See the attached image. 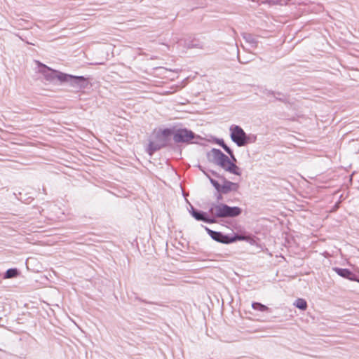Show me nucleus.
<instances>
[{
    "mask_svg": "<svg viewBox=\"0 0 359 359\" xmlns=\"http://www.w3.org/2000/svg\"><path fill=\"white\" fill-rule=\"evenodd\" d=\"M241 212L238 207H230L224 203H214L210 208V214L217 217H235L241 215Z\"/></svg>",
    "mask_w": 359,
    "mask_h": 359,
    "instance_id": "obj_1",
    "label": "nucleus"
},
{
    "mask_svg": "<svg viewBox=\"0 0 359 359\" xmlns=\"http://www.w3.org/2000/svg\"><path fill=\"white\" fill-rule=\"evenodd\" d=\"M231 138L238 146L243 147L250 142V137L238 126H232L230 128Z\"/></svg>",
    "mask_w": 359,
    "mask_h": 359,
    "instance_id": "obj_2",
    "label": "nucleus"
},
{
    "mask_svg": "<svg viewBox=\"0 0 359 359\" xmlns=\"http://www.w3.org/2000/svg\"><path fill=\"white\" fill-rule=\"evenodd\" d=\"M40 72L47 81H55V80H57L62 82L65 74V73L53 70L43 64H40Z\"/></svg>",
    "mask_w": 359,
    "mask_h": 359,
    "instance_id": "obj_3",
    "label": "nucleus"
},
{
    "mask_svg": "<svg viewBox=\"0 0 359 359\" xmlns=\"http://www.w3.org/2000/svg\"><path fill=\"white\" fill-rule=\"evenodd\" d=\"M194 136V133L187 129L173 130V140L176 143L189 142Z\"/></svg>",
    "mask_w": 359,
    "mask_h": 359,
    "instance_id": "obj_4",
    "label": "nucleus"
},
{
    "mask_svg": "<svg viewBox=\"0 0 359 359\" xmlns=\"http://www.w3.org/2000/svg\"><path fill=\"white\" fill-rule=\"evenodd\" d=\"M62 82L69 83L75 88H84L86 86V79L83 76H73L65 74Z\"/></svg>",
    "mask_w": 359,
    "mask_h": 359,
    "instance_id": "obj_5",
    "label": "nucleus"
},
{
    "mask_svg": "<svg viewBox=\"0 0 359 359\" xmlns=\"http://www.w3.org/2000/svg\"><path fill=\"white\" fill-rule=\"evenodd\" d=\"M218 165L222 167L226 171L229 172L230 173L236 175H241L240 168L233 162H231L230 158L226 155H224V158L222 159Z\"/></svg>",
    "mask_w": 359,
    "mask_h": 359,
    "instance_id": "obj_6",
    "label": "nucleus"
},
{
    "mask_svg": "<svg viewBox=\"0 0 359 359\" xmlns=\"http://www.w3.org/2000/svg\"><path fill=\"white\" fill-rule=\"evenodd\" d=\"M172 138L173 139V130L164 129L158 133V149L170 144Z\"/></svg>",
    "mask_w": 359,
    "mask_h": 359,
    "instance_id": "obj_7",
    "label": "nucleus"
},
{
    "mask_svg": "<svg viewBox=\"0 0 359 359\" xmlns=\"http://www.w3.org/2000/svg\"><path fill=\"white\" fill-rule=\"evenodd\" d=\"M177 78V73L172 69L158 67V79L173 81Z\"/></svg>",
    "mask_w": 359,
    "mask_h": 359,
    "instance_id": "obj_8",
    "label": "nucleus"
},
{
    "mask_svg": "<svg viewBox=\"0 0 359 359\" xmlns=\"http://www.w3.org/2000/svg\"><path fill=\"white\" fill-rule=\"evenodd\" d=\"M224 155L225 154H223L219 149H212L208 153V156L210 161L217 165H219L222 159L224 158Z\"/></svg>",
    "mask_w": 359,
    "mask_h": 359,
    "instance_id": "obj_9",
    "label": "nucleus"
},
{
    "mask_svg": "<svg viewBox=\"0 0 359 359\" xmlns=\"http://www.w3.org/2000/svg\"><path fill=\"white\" fill-rule=\"evenodd\" d=\"M238 189V184L224 180L223 184L220 187L219 192L222 194H227L230 191H237Z\"/></svg>",
    "mask_w": 359,
    "mask_h": 359,
    "instance_id": "obj_10",
    "label": "nucleus"
},
{
    "mask_svg": "<svg viewBox=\"0 0 359 359\" xmlns=\"http://www.w3.org/2000/svg\"><path fill=\"white\" fill-rule=\"evenodd\" d=\"M207 231L213 240L222 243H229V236L224 235L221 232L215 231L208 229H207Z\"/></svg>",
    "mask_w": 359,
    "mask_h": 359,
    "instance_id": "obj_11",
    "label": "nucleus"
},
{
    "mask_svg": "<svg viewBox=\"0 0 359 359\" xmlns=\"http://www.w3.org/2000/svg\"><path fill=\"white\" fill-rule=\"evenodd\" d=\"M192 216L198 221H204L208 223L214 222V220L207 219L205 216V213L202 212H199L195 210H193L191 212Z\"/></svg>",
    "mask_w": 359,
    "mask_h": 359,
    "instance_id": "obj_12",
    "label": "nucleus"
},
{
    "mask_svg": "<svg viewBox=\"0 0 359 359\" xmlns=\"http://www.w3.org/2000/svg\"><path fill=\"white\" fill-rule=\"evenodd\" d=\"M334 271L339 276L346 278H348L350 280H353V278L351 277V276H353V273L348 269L335 268Z\"/></svg>",
    "mask_w": 359,
    "mask_h": 359,
    "instance_id": "obj_13",
    "label": "nucleus"
},
{
    "mask_svg": "<svg viewBox=\"0 0 359 359\" xmlns=\"http://www.w3.org/2000/svg\"><path fill=\"white\" fill-rule=\"evenodd\" d=\"M165 83V81H158V88L161 87V89L158 88V94H161V95H167V94H169V93H174L177 90V86H172L170 89L171 90H165L162 86H160V83Z\"/></svg>",
    "mask_w": 359,
    "mask_h": 359,
    "instance_id": "obj_14",
    "label": "nucleus"
},
{
    "mask_svg": "<svg viewBox=\"0 0 359 359\" xmlns=\"http://www.w3.org/2000/svg\"><path fill=\"white\" fill-rule=\"evenodd\" d=\"M243 36L244 39L248 43L251 44L252 46H257V39L253 35H252L251 34L245 33V34H243Z\"/></svg>",
    "mask_w": 359,
    "mask_h": 359,
    "instance_id": "obj_15",
    "label": "nucleus"
},
{
    "mask_svg": "<svg viewBox=\"0 0 359 359\" xmlns=\"http://www.w3.org/2000/svg\"><path fill=\"white\" fill-rule=\"evenodd\" d=\"M218 144L222 147V148L226 151V153L229 154L233 161L236 162V158H235L231 149L224 142V141L221 140L218 142Z\"/></svg>",
    "mask_w": 359,
    "mask_h": 359,
    "instance_id": "obj_16",
    "label": "nucleus"
},
{
    "mask_svg": "<svg viewBox=\"0 0 359 359\" xmlns=\"http://www.w3.org/2000/svg\"><path fill=\"white\" fill-rule=\"evenodd\" d=\"M18 273H19V272L17 269H15V268L9 269L6 271V273L4 276V278H15L18 275Z\"/></svg>",
    "mask_w": 359,
    "mask_h": 359,
    "instance_id": "obj_17",
    "label": "nucleus"
},
{
    "mask_svg": "<svg viewBox=\"0 0 359 359\" xmlns=\"http://www.w3.org/2000/svg\"><path fill=\"white\" fill-rule=\"evenodd\" d=\"M294 305L301 309V310H306V308H307V303L306 302L304 299H301V298H299L297 299L294 303Z\"/></svg>",
    "mask_w": 359,
    "mask_h": 359,
    "instance_id": "obj_18",
    "label": "nucleus"
},
{
    "mask_svg": "<svg viewBox=\"0 0 359 359\" xmlns=\"http://www.w3.org/2000/svg\"><path fill=\"white\" fill-rule=\"evenodd\" d=\"M249 238H250L248 236H241V235H236L234 236L229 238V243H233L236 241H248L249 240Z\"/></svg>",
    "mask_w": 359,
    "mask_h": 359,
    "instance_id": "obj_19",
    "label": "nucleus"
},
{
    "mask_svg": "<svg viewBox=\"0 0 359 359\" xmlns=\"http://www.w3.org/2000/svg\"><path fill=\"white\" fill-rule=\"evenodd\" d=\"M252 306L255 310H257L262 312L266 311L269 309V308L266 306L258 302L253 303L252 304Z\"/></svg>",
    "mask_w": 359,
    "mask_h": 359,
    "instance_id": "obj_20",
    "label": "nucleus"
},
{
    "mask_svg": "<svg viewBox=\"0 0 359 359\" xmlns=\"http://www.w3.org/2000/svg\"><path fill=\"white\" fill-rule=\"evenodd\" d=\"M147 150L149 156L153 155L154 153L157 150V144L154 142H150Z\"/></svg>",
    "mask_w": 359,
    "mask_h": 359,
    "instance_id": "obj_21",
    "label": "nucleus"
},
{
    "mask_svg": "<svg viewBox=\"0 0 359 359\" xmlns=\"http://www.w3.org/2000/svg\"><path fill=\"white\" fill-rule=\"evenodd\" d=\"M209 179H210L211 184L213 185V187L215 188V189L219 192L221 184H219V182L217 181H216L210 177H209Z\"/></svg>",
    "mask_w": 359,
    "mask_h": 359,
    "instance_id": "obj_22",
    "label": "nucleus"
},
{
    "mask_svg": "<svg viewBox=\"0 0 359 359\" xmlns=\"http://www.w3.org/2000/svg\"><path fill=\"white\" fill-rule=\"evenodd\" d=\"M264 94L268 97H269L271 95H273L274 97V93L268 90H265L264 91Z\"/></svg>",
    "mask_w": 359,
    "mask_h": 359,
    "instance_id": "obj_23",
    "label": "nucleus"
},
{
    "mask_svg": "<svg viewBox=\"0 0 359 359\" xmlns=\"http://www.w3.org/2000/svg\"><path fill=\"white\" fill-rule=\"evenodd\" d=\"M158 46H163V47L166 48H168V47H169V46H168V45H167V44H165V43H161V44H158Z\"/></svg>",
    "mask_w": 359,
    "mask_h": 359,
    "instance_id": "obj_24",
    "label": "nucleus"
},
{
    "mask_svg": "<svg viewBox=\"0 0 359 359\" xmlns=\"http://www.w3.org/2000/svg\"><path fill=\"white\" fill-rule=\"evenodd\" d=\"M221 198H222V195H221V194H219V195L218 196V197H217V199H219H219H221Z\"/></svg>",
    "mask_w": 359,
    "mask_h": 359,
    "instance_id": "obj_25",
    "label": "nucleus"
}]
</instances>
